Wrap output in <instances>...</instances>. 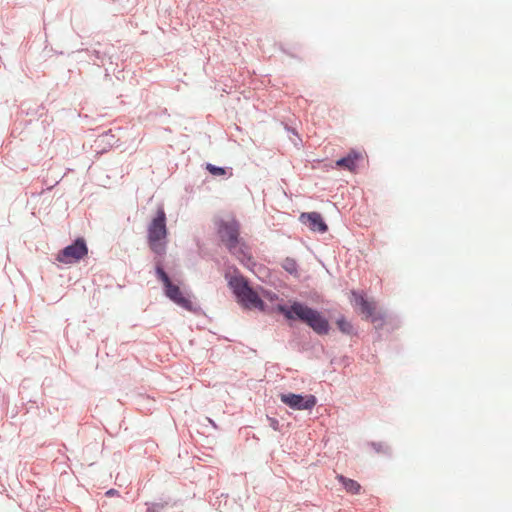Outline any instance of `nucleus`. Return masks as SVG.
Here are the masks:
<instances>
[{"label": "nucleus", "instance_id": "15", "mask_svg": "<svg viewBox=\"0 0 512 512\" xmlns=\"http://www.w3.org/2000/svg\"><path fill=\"white\" fill-rule=\"evenodd\" d=\"M206 169L209 171L210 174L213 176H223L226 174V169L224 167L216 166L214 164L208 163L206 165Z\"/></svg>", "mask_w": 512, "mask_h": 512}, {"label": "nucleus", "instance_id": "18", "mask_svg": "<svg viewBox=\"0 0 512 512\" xmlns=\"http://www.w3.org/2000/svg\"><path fill=\"white\" fill-rule=\"evenodd\" d=\"M93 54H94L95 58L100 60L101 62H103L105 56L107 55L106 52H101L99 50H94Z\"/></svg>", "mask_w": 512, "mask_h": 512}, {"label": "nucleus", "instance_id": "8", "mask_svg": "<svg viewBox=\"0 0 512 512\" xmlns=\"http://www.w3.org/2000/svg\"><path fill=\"white\" fill-rule=\"evenodd\" d=\"M299 220L306 224L313 232L325 233L328 231V226L325 223L322 215L318 212H304L301 213Z\"/></svg>", "mask_w": 512, "mask_h": 512}, {"label": "nucleus", "instance_id": "3", "mask_svg": "<svg viewBox=\"0 0 512 512\" xmlns=\"http://www.w3.org/2000/svg\"><path fill=\"white\" fill-rule=\"evenodd\" d=\"M155 274L157 278L163 283L164 294L168 299L187 311L195 310L191 300L183 295L179 286L172 283L169 275L163 268L161 260L156 261Z\"/></svg>", "mask_w": 512, "mask_h": 512}, {"label": "nucleus", "instance_id": "5", "mask_svg": "<svg viewBox=\"0 0 512 512\" xmlns=\"http://www.w3.org/2000/svg\"><path fill=\"white\" fill-rule=\"evenodd\" d=\"M218 235L229 252L239 258L240 256L247 257L243 249L239 247L240 225L238 221L235 219L230 221L221 220L218 225Z\"/></svg>", "mask_w": 512, "mask_h": 512}, {"label": "nucleus", "instance_id": "12", "mask_svg": "<svg viewBox=\"0 0 512 512\" xmlns=\"http://www.w3.org/2000/svg\"><path fill=\"white\" fill-rule=\"evenodd\" d=\"M282 268L289 273L290 275H293L294 277H298V264L294 258L286 257L282 264Z\"/></svg>", "mask_w": 512, "mask_h": 512}, {"label": "nucleus", "instance_id": "16", "mask_svg": "<svg viewBox=\"0 0 512 512\" xmlns=\"http://www.w3.org/2000/svg\"><path fill=\"white\" fill-rule=\"evenodd\" d=\"M267 420L269 422V426L275 430V431H280V428H281V425L279 423V421L276 419V418H273V417H269L267 416Z\"/></svg>", "mask_w": 512, "mask_h": 512}, {"label": "nucleus", "instance_id": "14", "mask_svg": "<svg viewBox=\"0 0 512 512\" xmlns=\"http://www.w3.org/2000/svg\"><path fill=\"white\" fill-rule=\"evenodd\" d=\"M371 447L377 452L385 455L391 454V448L383 442H371Z\"/></svg>", "mask_w": 512, "mask_h": 512}, {"label": "nucleus", "instance_id": "11", "mask_svg": "<svg viewBox=\"0 0 512 512\" xmlns=\"http://www.w3.org/2000/svg\"><path fill=\"white\" fill-rule=\"evenodd\" d=\"M337 478L347 492L351 494H359L361 485L357 481L343 475H339Z\"/></svg>", "mask_w": 512, "mask_h": 512}, {"label": "nucleus", "instance_id": "6", "mask_svg": "<svg viewBox=\"0 0 512 512\" xmlns=\"http://www.w3.org/2000/svg\"><path fill=\"white\" fill-rule=\"evenodd\" d=\"M88 254V247L84 238L79 237L71 244L61 249L56 260L63 264H73L79 262Z\"/></svg>", "mask_w": 512, "mask_h": 512}, {"label": "nucleus", "instance_id": "1", "mask_svg": "<svg viewBox=\"0 0 512 512\" xmlns=\"http://www.w3.org/2000/svg\"><path fill=\"white\" fill-rule=\"evenodd\" d=\"M276 310L287 321H299L318 335H327L330 331L328 319L320 311L304 302L295 300L290 305L278 304Z\"/></svg>", "mask_w": 512, "mask_h": 512}, {"label": "nucleus", "instance_id": "10", "mask_svg": "<svg viewBox=\"0 0 512 512\" xmlns=\"http://www.w3.org/2000/svg\"><path fill=\"white\" fill-rule=\"evenodd\" d=\"M360 157L361 155L358 152L352 150L346 156L338 159L336 165L348 171H354L356 169V162Z\"/></svg>", "mask_w": 512, "mask_h": 512}, {"label": "nucleus", "instance_id": "20", "mask_svg": "<svg viewBox=\"0 0 512 512\" xmlns=\"http://www.w3.org/2000/svg\"><path fill=\"white\" fill-rule=\"evenodd\" d=\"M155 507H159L158 504L154 505L153 507H150L146 510V512H159L158 509H156Z\"/></svg>", "mask_w": 512, "mask_h": 512}, {"label": "nucleus", "instance_id": "4", "mask_svg": "<svg viewBox=\"0 0 512 512\" xmlns=\"http://www.w3.org/2000/svg\"><path fill=\"white\" fill-rule=\"evenodd\" d=\"M148 242L151 250L158 254L165 253V245L159 242L167 237L166 213L163 208H159L155 217L148 226Z\"/></svg>", "mask_w": 512, "mask_h": 512}, {"label": "nucleus", "instance_id": "9", "mask_svg": "<svg viewBox=\"0 0 512 512\" xmlns=\"http://www.w3.org/2000/svg\"><path fill=\"white\" fill-rule=\"evenodd\" d=\"M351 302L354 306L359 307L362 314L367 318L372 317L374 314V306L370 303L363 294L356 290L351 291Z\"/></svg>", "mask_w": 512, "mask_h": 512}, {"label": "nucleus", "instance_id": "19", "mask_svg": "<svg viewBox=\"0 0 512 512\" xmlns=\"http://www.w3.org/2000/svg\"><path fill=\"white\" fill-rule=\"evenodd\" d=\"M116 494H118V491H117V490H115V489H110V490H108V491L106 492V495H107V496H114V495H116Z\"/></svg>", "mask_w": 512, "mask_h": 512}, {"label": "nucleus", "instance_id": "17", "mask_svg": "<svg viewBox=\"0 0 512 512\" xmlns=\"http://www.w3.org/2000/svg\"><path fill=\"white\" fill-rule=\"evenodd\" d=\"M101 138L103 141H106L107 144L110 146H113L116 143V140H114V135H111L109 133L101 135Z\"/></svg>", "mask_w": 512, "mask_h": 512}, {"label": "nucleus", "instance_id": "2", "mask_svg": "<svg viewBox=\"0 0 512 512\" xmlns=\"http://www.w3.org/2000/svg\"><path fill=\"white\" fill-rule=\"evenodd\" d=\"M228 286L231 288L237 301L245 308L254 307L261 311L265 309V302L249 285L248 280L244 276L239 275L231 277L228 281Z\"/></svg>", "mask_w": 512, "mask_h": 512}, {"label": "nucleus", "instance_id": "13", "mask_svg": "<svg viewBox=\"0 0 512 512\" xmlns=\"http://www.w3.org/2000/svg\"><path fill=\"white\" fill-rule=\"evenodd\" d=\"M336 323H337L338 329L343 334H346V335L354 334L353 325L349 321H347L344 317H340Z\"/></svg>", "mask_w": 512, "mask_h": 512}, {"label": "nucleus", "instance_id": "7", "mask_svg": "<svg viewBox=\"0 0 512 512\" xmlns=\"http://www.w3.org/2000/svg\"><path fill=\"white\" fill-rule=\"evenodd\" d=\"M281 401L293 410H311L317 403L314 395L281 394Z\"/></svg>", "mask_w": 512, "mask_h": 512}]
</instances>
